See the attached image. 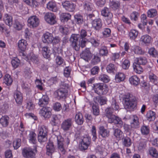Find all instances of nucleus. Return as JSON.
Returning a JSON list of instances; mask_svg holds the SVG:
<instances>
[{
    "instance_id": "obj_1",
    "label": "nucleus",
    "mask_w": 158,
    "mask_h": 158,
    "mask_svg": "<svg viewBox=\"0 0 158 158\" xmlns=\"http://www.w3.org/2000/svg\"><path fill=\"white\" fill-rule=\"evenodd\" d=\"M123 100L124 101V107L126 109H133L136 106L137 101L135 98L129 93L123 96Z\"/></svg>"
},
{
    "instance_id": "obj_2",
    "label": "nucleus",
    "mask_w": 158,
    "mask_h": 158,
    "mask_svg": "<svg viewBox=\"0 0 158 158\" xmlns=\"http://www.w3.org/2000/svg\"><path fill=\"white\" fill-rule=\"evenodd\" d=\"M69 85L63 83L60 85V88L55 92L56 97L58 99L65 98L67 95Z\"/></svg>"
},
{
    "instance_id": "obj_3",
    "label": "nucleus",
    "mask_w": 158,
    "mask_h": 158,
    "mask_svg": "<svg viewBox=\"0 0 158 158\" xmlns=\"http://www.w3.org/2000/svg\"><path fill=\"white\" fill-rule=\"evenodd\" d=\"M93 89L98 95L106 94L108 89L107 85L103 83H97L93 85Z\"/></svg>"
},
{
    "instance_id": "obj_4",
    "label": "nucleus",
    "mask_w": 158,
    "mask_h": 158,
    "mask_svg": "<svg viewBox=\"0 0 158 158\" xmlns=\"http://www.w3.org/2000/svg\"><path fill=\"white\" fill-rule=\"evenodd\" d=\"M80 38L79 34H72L70 38L71 46L77 51H78L81 47V40Z\"/></svg>"
},
{
    "instance_id": "obj_5",
    "label": "nucleus",
    "mask_w": 158,
    "mask_h": 158,
    "mask_svg": "<svg viewBox=\"0 0 158 158\" xmlns=\"http://www.w3.org/2000/svg\"><path fill=\"white\" fill-rule=\"evenodd\" d=\"M39 134L38 139L40 142H44L47 140L48 129L46 127L42 126L39 129Z\"/></svg>"
},
{
    "instance_id": "obj_6",
    "label": "nucleus",
    "mask_w": 158,
    "mask_h": 158,
    "mask_svg": "<svg viewBox=\"0 0 158 158\" xmlns=\"http://www.w3.org/2000/svg\"><path fill=\"white\" fill-rule=\"evenodd\" d=\"M35 149L33 150L31 148H25L23 149L22 154L25 158H33L35 156V152H37L36 147H34Z\"/></svg>"
},
{
    "instance_id": "obj_7",
    "label": "nucleus",
    "mask_w": 158,
    "mask_h": 158,
    "mask_svg": "<svg viewBox=\"0 0 158 158\" xmlns=\"http://www.w3.org/2000/svg\"><path fill=\"white\" fill-rule=\"evenodd\" d=\"M70 140L68 137H66L64 140V138L61 136H59L57 137V143L58 146L59 150L63 153H64L65 150L64 146V142L66 143L68 145L69 143Z\"/></svg>"
},
{
    "instance_id": "obj_8",
    "label": "nucleus",
    "mask_w": 158,
    "mask_h": 158,
    "mask_svg": "<svg viewBox=\"0 0 158 158\" xmlns=\"http://www.w3.org/2000/svg\"><path fill=\"white\" fill-rule=\"evenodd\" d=\"M108 118L109 123H113L115 124L118 125L119 127H121L123 125V122L121 118L113 114L106 117Z\"/></svg>"
},
{
    "instance_id": "obj_9",
    "label": "nucleus",
    "mask_w": 158,
    "mask_h": 158,
    "mask_svg": "<svg viewBox=\"0 0 158 158\" xmlns=\"http://www.w3.org/2000/svg\"><path fill=\"white\" fill-rule=\"evenodd\" d=\"M91 32L90 31H86L85 30L82 29L80 31V40H81V46L82 48L84 47L85 46L86 39L85 37L87 36L89 37L91 35Z\"/></svg>"
},
{
    "instance_id": "obj_10",
    "label": "nucleus",
    "mask_w": 158,
    "mask_h": 158,
    "mask_svg": "<svg viewBox=\"0 0 158 158\" xmlns=\"http://www.w3.org/2000/svg\"><path fill=\"white\" fill-rule=\"evenodd\" d=\"M91 140L89 137H83L79 144V149L82 151L86 150L90 144Z\"/></svg>"
},
{
    "instance_id": "obj_11",
    "label": "nucleus",
    "mask_w": 158,
    "mask_h": 158,
    "mask_svg": "<svg viewBox=\"0 0 158 158\" xmlns=\"http://www.w3.org/2000/svg\"><path fill=\"white\" fill-rule=\"evenodd\" d=\"M28 26L30 27L34 28L37 27L39 24V19L35 15L30 16L27 20Z\"/></svg>"
},
{
    "instance_id": "obj_12",
    "label": "nucleus",
    "mask_w": 158,
    "mask_h": 158,
    "mask_svg": "<svg viewBox=\"0 0 158 158\" xmlns=\"http://www.w3.org/2000/svg\"><path fill=\"white\" fill-rule=\"evenodd\" d=\"M44 18L46 22L51 25H53L56 23V16L53 13L50 12L46 13Z\"/></svg>"
},
{
    "instance_id": "obj_13",
    "label": "nucleus",
    "mask_w": 158,
    "mask_h": 158,
    "mask_svg": "<svg viewBox=\"0 0 158 158\" xmlns=\"http://www.w3.org/2000/svg\"><path fill=\"white\" fill-rule=\"evenodd\" d=\"M73 122L71 118L64 120L61 124V127L64 131L69 130L72 127Z\"/></svg>"
},
{
    "instance_id": "obj_14",
    "label": "nucleus",
    "mask_w": 158,
    "mask_h": 158,
    "mask_svg": "<svg viewBox=\"0 0 158 158\" xmlns=\"http://www.w3.org/2000/svg\"><path fill=\"white\" fill-rule=\"evenodd\" d=\"M131 120V127L132 129H135L139 127V122L138 117L136 115H132L130 116Z\"/></svg>"
},
{
    "instance_id": "obj_15",
    "label": "nucleus",
    "mask_w": 158,
    "mask_h": 158,
    "mask_svg": "<svg viewBox=\"0 0 158 158\" xmlns=\"http://www.w3.org/2000/svg\"><path fill=\"white\" fill-rule=\"evenodd\" d=\"M62 5L63 8L69 12L73 11L75 8V6L72 2L66 1L62 2Z\"/></svg>"
},
{
    "instance_id": "obj_16",
    "label": "nucleus",
    "mask_w": 158,
    "mask_h": 158,
    "mask_svg": "<svg viewBox=\"0 0 158 158\" xmlns=\"http://www.w3.org/2000/svg\"><path fill=\"white\" fill-rule=\"evenodd\" d=\"M51 109L48 107H43L41 109L40 113L45 118H49L51 117L52 113Z\"/></svg>"
},
{
    "instance_id": "obj_17",
    "label": "nucleus",
    "mask_w": 158,
    "mask_h": 158,
    "mask_svg": "<svg viewBox=\"0 0 158 158\" xmlns=\"http://www.w3.org/2000/svg\"><path fill=\"white\" fill-rule=\"evenodd\" d=\"M93 28L96 30L99 31L102 28V24L101 20L99 18L93 20L92 22Z\"/></svg>"
},
{
    "instance_id": "obj_18",
    "label": "nucleus",
    "mask_w": 158,
    "mask_h": 158,
    "mask_svg": "<svg viewBox=\"0 0 158 158\" xmlns=\"http://www.w3.org/2000/svg\"><path fill=\"white\" fill-rule=\"evenodd\" d=\"M53 39V37L52 34L47 32L44 34L42 37V40L44 43H51Z\"/></svg>"
},
{
    "instance_id": "obj_19",
    "label": "nucleus",
    "mask_w": 158,
    "mask_h": 158,
    "mask_svg": "<svg viewBox=\"0 0 158 158\" xmlns=\"http://www.w3.org/2000/svg\"><path fill=\"white\" fill-rule=\"evenodd\" d=\"M99 134L103 138H106L108 137L110 135V131L105 128L103 126L99 127Z\"/></svg>"
},
{
    "instance_id": "obj_20",
    "label": "nucleus",
    "mask_w": 158,
    "mask_h": 158,
    "mask_svg": "<svg viewBox=\"0 0 158 158\" xmlns=\"http://www.w3.org/2000/svg\"><path fill=\"white\" fill-rule=\"evenodd\" d=\"M92 55V54L91 53L89 49L86 48L83 51L81 54L80 56L81 58L86 61H88V60H89L90 59Z\"/></svg>"
},
{
    "instance_id": "obj_21",
    "label": "nucleus",
    "mask_w": 158,
    "mask_h": 158,
    "mask_svg": "<svg viewBox=\"0 0 158 158\" xmlns=\"http://www.w3.org/2000/svg\"><path fill=\"white\" fill-rule=\"evenodd\" d=\"M49 99L48 95H43L42 98L39 100V105L40 106L44 107V106L48 104Z\"/></svg>"
},
{
    "instance_id": "obj_22",
    "label": "nucleus",
    "mask_w": 158,
    "mask_h": 158,
    "mask_svg": "<svg viewBox=\"0 0 158 158\" xmlns=\"http://www.w3.org/2000/svg\"><path fill=\"white\" fill-rule=\"evenodd\" d=\"M14 98L15 99L16 103L19 104H20L23 101V96L21 93L17 91L15 92Z\"/></svg>"
},
{
    "instance_id": "obj_23",
    "label": "nucleus",
    "mask_w": 158,
    "mask_h": 158,
    "mask_svg": "<svg viewBox=\"0 0 158 158\" xmlns=\"http://www.w3.org/2000/svg\"><path fill=\"white\" fill-rule=\"evenodd\" d=\"M75 121L76 123L79 125H82L84 122V118L82 114L78 113L75 115Z\"/></svg>"
},
{
    "instance_id": "obj_24",
    "label": "nucleus",
    "mask_w": 158,
    "mask_h": 158,
    "mask_svg": "<svg viewBox=\"0 0 158 158\" xmlns=\"http://www.w3.org/2000/svg\"><path fill=\"white\" fill-rule=\"evenodd\" d=\"M27 44V41L23 39L19 40L18 43L19 48L22 51L26 50Z\"/></svg>"
},
{
    "instance_id": "obj_25",
    "label": "nucleus",
    "mask_w": 158,
    "mask_h": 158,
    "mask_svg": "<svg viewBox=\"0 0 158 158\" xmlns=\"http://www.w3.org/2000/svg\"><path fill=\"white\" fill-rule=\"evenodd\" d=\"M147 120L148 121H152L155 120L156 118L155 113L152 111H148L146 115Z\"/></svg>"
},
{
    "instance_id": "obj_26",
    "label": "nucleus",
    "mask_w": 158,
    "mask_h": 158,
    "mask_svg": "<svg viewBox=\"0 0 158 158\" xmlns=\"http://www.w3.org/2000/svg\"><path fill=\"white\" fill-rule=\"evenodd\" d=\"M25 59L27 61H29L30 59L35 63H37L38 60L37 57L32 53L27 56H25Z\"/></svg>"
},
{
    "instance_id": "obj_27",
    "label": "nucleus",
    "mask_w": 158,
    "mask_h": 158,
    "mask_svg": "<svg viewBox=\"0 0 158 158\" xmlns=\"http://www.w3.org/2000/svg\"><path fill=\"white\" fill-rule=\"evenodd\" d=\"M102 15L104 16L108 17L109 19H111L112 17V13L110 12L109 9L106 7H105L102 10Z\"/></svg>"
},
{
    "instance_id": "obj_28",
    "label": "nucleus",
    "mask_w": 158,
    "mask_h": 158,
    "mask_svg": "<svg viewBox=\"0 0 158 158\" xmlns=\"http://www.w3.org/2000/svg\"><path fill=\"white\" fill-rule=\"evenodd\" d=\"M129 80L131 84L135 86L137 85L139 83V79L136 76H133L131 77Z\"/></svg>"
},
{
    "instance_id": "obj_29",
    "label": "nucleus",
    "mask_w": 158,
    "mask_h": 158,
    "mask_svg": "<svg viewBox=\"0 0 158 158\" xmlns=\"http://www.w3.org/2000/svg\"><path fill=\"white\" fill-rule=\"evenodd\" d=\"M47 8L49 10L53 12H56L57 10V8L56 3L52 2H49L47 4Z\"/></svg>"
},
{
    "instance_id": "obj_30",
    "label": "nucleus",
    "mask_w": 158,
    "mask_h": 158,
    "mask_svg": "<svg viewBox=\"0 0 158 158\" xmlns=\"http://www.w3.org/2000/svg\"><path fill=\"white\" fill-rule=\"evenodd\" d=\"M47 150L46 153L47 155H49L51 154L54 152V147L53 143L52 142H50L48 143L46 146Z\"/></svg>"
},
{
    "instance_id": "obj_31",
    "label": "nucleus",
    "mask_w": 158,
    "mask_h": 158,
    "mask_svg": "<svg viewBox=\"0 0 158 158\" xmlns=\"http://www.w3.org/2000/svg\"><path fill=\"white\" fill-rule=\"evenodd\" d=\"M9 117L7 115L3 116L0 119V123L3 127L7 126L9 123Z\"/></svg>"
},
{
    "instance_id": "obj_32",
    "label": "nucleus",
    "mask_w": 158,
    "mask_h": 158,
    "mask_svg": "<svg viewBox=\"0 0 158 158\" xmlns=\"http://www.w3.org/2000/svg\"><path fill=\"white\" fill-rule=\"evenodd\" d=\"M3 20L6 24L10 26L12 24V18L8 14H5L3 18Z\"/></svg>"
},
{
    "instance_id": "obj_33",
    "label": "nucleus",
    "mask_w": 158,
    "mask_h": 158,
    "mask_svg": "<svg viewBox=\"0 0 158 158\" xmlns=\"http://www.w3.org/2000/svg\"><path fill=\"white\" fill-rule=\"evenodd\" d=\"M71 17V15L68 13H62L60 15V19L64 22H67L70 19Z\"/></svg>"
},
{
    "instance_id": "obj_34",
    "label": "nucleus",
    "mask_w": 158,
    "mask_h": 158,
    "mask_svg": "<svg viewBox=\"0 0 158 158\" xmlns=\"http://www.w3.org/2000/svg\"><path fill=\"white\" fill-rule=\"evenodd\" d=\"M36 134L33 131H31L29 134V140L30 142L34 144H35L37 140L36 139Z\"/></svg>"
},
{
    "instance_id": "obj_35",
    "label": "nucleus",
    "mask_w": 158,
    "mask_h": 158,
    "mask_svg": "<svg viewBox=\"0 0 158 158\" xmlns=\"http://www.w3.org/2000/svg\"><path fill=\"white\" fill-rule=\"evenodd\" d=\"M140 131L143 135H148L150 132L149 127L145 125H143L140 128Z\"/></svg>"
},
{
    "instance_id": "obj_36",
    "label": "nucleus",
    "mask_w": 158,
    "mask_h": 158,
    "mask_svg": "<svg viewBox=\"0 0 158 158\" xmlns=\"http://www.w3.org/2000/svg\"><path fill=\"white\" fill-rule=\"evenodd\" d=\"M125 78L124 74L122 73H118L116 74L115 77V80L117 82H119L123 81Z\"/></svg>"
},
{
    "instance_id": "obj_37",
    "label": "nucleus",
    "mask_w": 158,
    "mask_h": 158,
    "mask_svg": "<svg viewBox=\"0 0 158 158\" xmlns=\"http://www.w3.org/2000/svg\"><path fill=\"white\" fill-rule=\"evenodd\" d=\"M149 154L152 157L157 158H158V152L156 149L153 147H150L149 149Z\"/></svg>"
},
{
    "instance_id": "obj_38",
    "label": "nucleus",
    "mask_w": 158,
    "mask_h": 158,
    "mask_svg": "<svg viewBox=\"0 0 158 158\" xmlns=\"http://www.w3.org/2000/svg\"><path fill=\"white\" fill-rule=\"evenodd\" d=\"M113 129L114 135L118 139H120L122 137L123 132L117 128H113Z\"/></svg>"
},
{
    "instance_id": "obj_39",
    "label": "nucleus",
    "mask_w": 158,
    "mask_h": 158,
    "mask_svg": "<svg viewBox=\"0 0 158 158\" xmlns=\"http://www.w3.org/2000/svg\"><path fill=\"white\" fill-rule=\"evenodd\" d=\"M147 62V60L145 57H140L136 58V62H135V63L139 65H144Z\"/></svg>"
},
{
    "instance_id": "obj_40",
    "label": "nucleus",
    "mask_w": 158,
    "mask_h": 158,
    "mask_svg": "<svg viewBox=\"0 0 158 158\" xmlns=\"http://www.w3.org/2000/svg\"><path fill=\"white\" fill-rule=\"evenodd\" d=\"M151 37L148 35H143L141 38L140 40L145 44H148L150 43L151 41Z\"/></svg>"
},
{
    "instance_id": "obj_41",
    "label": "nucleus",
    "mask_w": 158,
    "mask_h": 158,
    "mask_svg": "<svg viewBox=\"0 0 158 158\" xmlns=\"http://www.w3.org/2000/svg\"><path fill=\"white\" fill-rule=\"evenodd\" d=\"M109 107L111 108L113 110H118L119 108V106L116 100L113 98L111 100V106Z\"/></svg>"
},
{
    "instance_id": "obj_42",
    "label": "nucleus",
    "mask_w": 158,
    "mask_h": 158,
    "mask_svg": "<svg viewBox=\"0 0 158 158\" xmlns=\"http://www.w3.org/2000/svg\"><path fill=\"white\" fill-rule=\"evenodd\" d=\"M49 51L48 48L47 46L44 47L42 48V53L44 58H47L49 57Z\"/></svg>"
},
{
    "instance_id": "obj_43",
    "label": "nucleus",
    "mask_w": 158,
    "mask_h": 158,
    "mask_svg": "<svg viewBox=\"0 0 158 158\" xmlns=\"http://www.w3.org/2000/svg\"><path fill=\"white\" fill-rule=\"evenodd\" d=\"M141 65L134 63L133 64V68L134 71L138 73H140L143 72V69Z\"/></svg>"
},
{
    "instance_id": "obj_44",
    "label": "nucleus",
    "mask_w": 158,
    "mask_h": 158,
    "mask_svg": "<svg viewBox=\"0 0 158 158\" xmlns=\"http://www.w3.org/2000/svg\"><path fill=\"white\" fill-rule=\"evenodd\" d=\"M4 82L7 85H11L13 80L11 76L8 74H6L4 77Z\"/></svg>"
},
{
    "instance_id": "obj_45",
    "label": "nucleus",
    "mask_w": 158,
    "mask_h": 158,
    "mask_svg": "<svg viewBox=\"0 0 158 158\" xmlns=\"http://www.w3.org/2000/svg\"><path fill=\"white\" fill-rule=\"evenodd\" d=\"M138 35V31L134 29L131 30L129 33L130 39L132 40L135 39L137 37Z\"/></svg>"
},
{
    "instance_id": "obj_46",
    "label": "nucleus",
    "mask_w": 158,
    "mask_h": 158,
    "mask_svg": "<svg viewBox=\"0 0 158 158\" xmlns=\"http://www.w3.org/2000/svg\"><path fill=\"white\" fill-rule=\"evenodd\" d=\"M123 144L126 147H129L131 145V140L130 138L127 137H126L123 139Z\"/></svg>"
},
{
    "instance_id": "obj_47",
    "label": "nucleus",
    "mask_w": 158,
    "mask_h": 158,
    "mask_svg": "<svg viewBox=\"0 0 158 158\" xmlns=\"http://www.w3.org/2000/svg\"><path fill=\"white\" fill-rule=\"evenodd\" d=\"M110 6L114 10L118 9L120 6V3L118 1H113L111 2Z\"/></svg>"
},
{
    "instance_id": "obj_48",
    "label": "nucleus",
    "mask_w": 158,
    "mask_h": 158,
    "mask_svg": "<svg viewBox=\"0 0 158 158\" xmlns=\"http://www.w3.org/2000/svg\"><path fill=\"white\" fill-rule=\"evenodd\" d=\"M75 20L78 24H81L83 21L82 16L80 14H77L74 15Z\"/></svg>"
},
{
    "instance_id": "obj_49",
    "label": "nucleus",
    "mask_w": 158,
    "mask_h": 158,
    "mask_svg": "<svg viewBox=\"0 0 158 158\" xmlns=\"http://www.w3.org/2000/svg\"><path fill=\"white\" fill-rule=\"evenodd\" d=\"M157 15V11L156 10L152 9L149 10L148 12V16L150 18L153 17Z\"/></svg>"
},
{
    "instance_id": "obj_50",
    "label": "nucleus",
    "mask_w": 158,
    "mask_h": 158,
    "mask_svg": "<svg viewBox=\"0 0 158 158\" xmlns=\"http://www.w3.org/2000/svg\"><path fill=\"white\" fill-rule=\"evenodd\" d=\"M59 120L57 116L55 115H53L52 117L51 123L53 126H56L58 124Z\"/></svg>"
},
{
    "instance_id": "obj_51",
    "label": "nucleus",
    "mask_w": 158,
    "mask_h": 158,
    "mask_svg": "<svg viewBox=\"0 0 158 158\" xmlns=\"http://www.w3.org/2000/svg\"><path fill=\"white\" fill-rule=\"evenodd\" d=\"M100 61V57L96 55H94V57L91 61V63L93 65L97 64Z\"/></svg>"
},
{
    "instance_id": "obj_52",
    "label": "nucleus",
    "mask_w": 158,
    "mask_h": 158,
    "mask_svg": "<svg viewBox=\"0 0 158 158\" xmlns=\"http://www.w3.org/2000/svg\"><path fill=\"white\" fill-rule=\"evenodd\" d=\"M99 78V80L105 83L108 82L109 80L108 76L105 74L101 75Z\"/></svg>"
},
{
    "instance_id": "obj_53",
    "label": "nucleus",
    "mask_w": 158,
    "mask_h": 158,
    "mask_svg": "<svg viewBox=\"0 0 158 158\" xmlns=\"http://www.w3.org/2000/svg\"><path fill=\"white\" fill-rule=\"evenodd\" d=\"M89 41L92 44L94 47H98L100 44L99 41L98 40H95L94 38H91L89 39Z\"/></svg>"
},
{
    "instance_id": "obj_54",
    "label": "nucleus",
    "mask_w": 158,
    "mask_h": 158,
    "mask_svg": "<svg viewBox=\"0 0 158 158\" xmlns=\"http://www.w3.org/2000/svg\"><path fill=\"white\" fill-rule=\"evenodd\" d=\"M84 9L88 11H91L92 10V5L90 3L85 2L84 5Z\"/></svg>"
},
{
    "instance_id": "obj_55",
    "label": "nucleus",
    "mask_w": 158,
    "mask_h": 158,
    "mask_svg": "<svg viewBox=\"0 0 158 158\" xmlns=\"http://www.w3.org/2000/svg\"><path fill=\"white\" fill-rule=\"evenodd\" d=\"M100 54L102 56H106L108 53V51L105 46H102L100 50Z\"/></svg>"
},
{
    "instance_id": "obj_56",
    "label": "nucleus",
    "mask_w": 158,
    "mask_h": 158,
    "mask_svg": "<svg viewBox=\"0 0 158 158\" xmlns=\"http://www.w3.org/2000/svg\"><path fill=\"white\" fill-rule=\"evenodd\" d=\"M93 114L95 115H98L99 114V110L98 106L96 105H93L92 106Z\"/></svg>"
},
{
    "instance_id": "obj_57",
    "label": "nucleus",
    "mask_w": 158,
    "mask_h": 158,
    "mask_svg": "<svg viewBox=\"0 0 158 158\" xmlns=\"http://www.w3.org/2000/svg\"><path fill=\"white\" fill-rule=\"evenodd\" d=\"M106 70L109 73H113L115 70L114 65L112 64H109L106 67Z\"/></svg>"
},
{
    "instance_id": "obj_58",
    "label": "nucleus",
    "mask_w": 158,
    "mask_h": 158,
    "mask_svg": "<svg viewBox=\"0 0 158 158\" xmlns=\"http://www.w3.org/2000/svg\"><path fill=\"white\" fill-rule=\"evenodd\" d=\"M21 140L20 139H18L13 142V147L15 149H17L21 145Z\"/></svg>"
},
{
    "instance_id": "obj_59",
    "label": "nucleus",
    "mask_w": 158,
    "mask_h": 158,
    "mask_svg": "<svg viewBox=\"0 0 158 158\" xmlns=\"http://www.w3.org/2000/svg\"><path fill=\"white\" fill-rule=\"evenodd\" d=\"M11 64L12 66L15 68H17L19 65L20 60L16 58L12 60L11 61Z\"/></svg>"
},
{
    "instance_id": "obj_60",
    "label": "nucleus",
    "mask_w": 158,
    "mask_h": 158,
    "mask_svg": "<svg viewBox=\"0 0 158 158\" xmlns=\"http://www.w3.org/2000/svg\"><path fill=\"white\" fill-rule=\"evenodd\" d=\"M91 131L92 133V135H93V137L92 140L93 141H95L97 138L96 130V127L95 126H93L92 127Z\"/></svg>"
},
{
    "instance_id": "obj_61",
    "label": "nucleus",
    "mask_w": 158,
    "mask_h": 158,
    "mask_svg": "<svg viewBox=\"0 0 158 158\" xmlns=\"http://www.w3.org/2000/svg\"><path fill=\"white\" fill-rule=\"evenodd\" d=\"M110 30L108 28H106L102 32V34L104 37H109L110 34Z\"/></svg>"
},
{
    "instance_id": "obj_62",
    "label": "nucleus",
    "mask_w": 158,
    "mask_h": 158,
    "mask_svg": "<svg viewBox=\"0 0 158 158\" xmlns=\"http://www.w3.org/2000/svg\"><path fill=\"white\" fill-rule=\"evenodd\" d=\"M113 110L110 107L107 108L105 110V114L106 116L107 117L110 115L113 114Z\"/></svg>"
},
{
    "instance_id": "obj_63",
    "label": "nucleus",
    "mask_w": 158,
    "mask_h": 158,
    "mask_svg": "<svg viewBox=\"0 0 158 158\" xmlns=\"http://www.w3.org/2000/svg\"><path fill=\"white\" fill-rule=\"evenodd\" d=\"M64 61V59L59 56H57L56 59V62L57 64L60 65L62 64Z\"/></svg>"
},
{
    "instance_id": "obj_64",
    "label": "nucleus",
    "mask_w": 158,
    "mask_h": 158,
    "mask_svg": "<svg viewBox=\"0 0 158 158\" xmlns=\"http://www.w3.org/2000/svg\"><path fill=\"white\" fill-rule=\"evenodd\" d=\"M149 54L154 57H156L157 55V53L154 48H151L149 51Z\"/></svg>"
}]
</instances>
